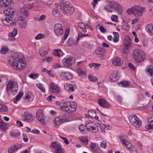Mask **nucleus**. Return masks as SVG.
<instances>
[{
  "label": "nucleus",
  "instance_id": "nucleus-1",
  "mask_svg": "<svg viewBox=\"0 0 153 153\" xmlns=\"http://www.w3.org/2000/svg\"><path fill=\"white\" fill-rule=\"evenodd\" d=\"M24 56L21 54H16L14 56L9 57L7 61L13 68L17 71H21L26 66L24 62Z\"/></svg>",
  "mask_w": 153,
  "mask_h": 153
},
{
  "label": "nucleus",
  "instance_id": "nucleus-2",
  "mask_svg": "<svg viewBox=\"0 0 153 153\" xmlns=\"http://www.w3.org/2000/svg\"><path fill=\"white\" fill-rule=\"evenodd\" d=\"M107 3L111 4H106L104 7V9L108 12L112 13L113 10L116 11L118 14H121L123 11L122 7L118 3L111 1H107Z\"/></svg>",
  "mask_w": 153,
  "mask_h": 153
},
{
  "label": "nucleus",
  "instance_id": "nucleus-3",
  "mask_svg": "<svg viewBox=\"0 0 153 153\" xmlns=\"http://www.w3.org/2000/svg\"><path fill=\"white\" fill-rule=\"evenodd\" d=\"M133 56L135 61L138 63L143 61L146 57L144 53L142 51L139 50H134Z\"/></svg>",
  "mask_w": 153,
  "mask_h": 153
},
{
  "label": "nucleus",
  "instance_id": "nucleus-4",
  "mask_svg": "<svg viewBox=\"0 0 153 153\" xmlns=\"http://www.w3.org/2000/svg\"><path fill=\"white\" fill-rule=\"evenodd\" d=\"M60 7L65 14H66L67 12H70V13H72L74 10V7L72 6L70 3L68 2L61 3L60 5Z\"/></svg>",
  "mask_w": 153,
  "mask_h": 153
},
{
  "label": "nucleus",
  "instance_id": "nucleus-5",
  "mask_svg": "<svg viewBox=\"0 0 153 153\" xmlns=\"http://www.w3.org/2000/svg\"><path fill=\"white\" fill-rule=\"evenodd\" d=\"M85 127L88 131L94 133H97L98 131V127L94 123L91 121H87L86 122Z\"/></svg>",
  "mask_w": 153,
  "mask_h": 153
},
{
  "label": "nucleus",
  "instance_id": "nucleus-6",
  "mask_svg": "<svg viewBox=\"0 0 153 153\" xmlns=\"http://www.w3.org/2000/svg\"><path fill=\"white\" fill-rule=\"evenodd\" d=\"M13 18L11 16L10 17L3 16L1 19L3 24L6 25H10L11 26H15L16 22H14L12 20Z\"/></svg>",
  "mask_w": 153,
  "mask_h": 153
},
{
  "label": "nucleus",
  "instance_id": "nucleus-7",
  "mask_svg": "<svg viewBox=\"0 0 153 153\" xmlns=\"http://www.w3.org/2000/svg\"><path fill=\"white\" fill-rule=\"evenodd\" d=\"M54 32L57 36H61L64 33V30L62 25L60 23L56 24L54 27Z\"/></svg>",
  "mask_w": 153,
  "mask_h": 153
},
{
  "label": "nucleus",
  "instance_id": "nucleus-8",
  "mask_svg": "<svg viewBox=\"0 0 153 153\" xmlns=\"http://www.w3.org/2000/svg\"><path fill=\"white\" fill-rule=\"evenodd\" d=\"M34 117L28 111L25 112L24 114L22 115V118L24 121L30 122L34 119Z\"/></svg>",
  "mask_w": 153,
  "mask_h": 153
},
{
  "label": "nucleus",
  "instance_id": "nucleus-9",
  "mask_svg": "<svg viewBox=\"0 0 153 153\" xmlns=\"http://www.w3.org/2000/svg\"><path fill=\"white\" fill-rule=\"evenodd\" d=\"M62 62L64 65L67 67L74 65L75 63L74 59L72 57L64 58L62 60Z\"/></svg>",
  "mask_w": 153,
  "mask_h": 153
},
{
  "label": "nucleus",
  "instance_id": "nucleus-10",
  "mask_svg": "<svg viewBox=\"0 0 153 153\" xmlns=\"http://www.w3.org/2000/svg\"><path fill=\"white\" fill-rule=\"evenodd\" d=\"M134 15L136 17H139L142 16L143 13L144 8L139 6H134Z\"/></svg>",
  "mask_w": 153,
  "mask_h": 153
},
{
  "label": "nucleus",
  "instance_id": "nucleus-11",
  "mask_svg": "<svg viewBox=\"0 0 153 153\" xmlns=\"http://www.w3.org/2000/svg\"><path fill=\"white\" fill-rule=\"evenodd\" d=\"M61 77L63 79H71L73 77V74L68 71H62L59 74Z\"/></svg>",
  "mask_w": 153,
  "mask_h": 153
},
{
  "label": "nucleus",
  "instance_id": "nucleus-12",
  "mask_svg": "<svg viewBox=\"0 0 153 153\" xmlns=\"http://www.w3.org/2000/svg\"><path fill=\"white\" fill-rule=\"evenodd\" d=\"M119 139L120 142L125 146L126 148H128L131 146V143L129 141L124 139V137L121 135L119 136Z\"/></svg>",
  "mask_w": 153,
  "mask_h": 153
},
{
  "label": "nucleus",
  "instance_id": "nucleus-13",
  "mask_svg": "<svg viewBox=\"0 0 153 153\" xmlns=\"http://www.w3.org/2000/svg\"><path fill=\"white\" fill-rule=\"evenodd\" d=\"M12 4L11 0H0V7H4L9 8L11 4Z\"/></svg>",
  "mask_w": 153,
  "mask_h": 153
},
{
  "label": "nucleus",
  "instance_id": "nucleus-14",
  "mask_svg": "<svg viewBox=\"0 0 153 153\" xmlns=\"http://www.w3.org/2000/svg\"><path fill=\"white\" fill-rule=\"evenodd\" d=\"M49 88L50 92L52 93L58 94L60 92L59 88L53 83H51Z\"/></svg>",
  "mask_w": 153,
  "mask_h": 153
},
{
  "label": "nucleus",
  "instance_id": "nucleus-15",
  "mask_svg": "<svg viewBox=\"0 0 153 153\" xmlns=\"http://www.w3.org/2000/svg\"><path fill=\"white\" fill-rule=\"evenodd\" d=\"M15 9L14 8H8L6 10H4V14L6 16L8 17L11 16L12 17H13L15 14L14 11Z\"/></svg>",
  "mask_w": 153,
  "mask_h": 153
},
{
  "label": "nucleus",
  "instance_id": "nucleus-16",
  "mask_svg": "<svg viewBox=\"0 0 153 153\" xmlns=\"http://www.w3.org/2000/svg\"><path fill=\"white\" fill-rule=\"evenodd\" d=\"M7 81L8 78L6 75L0 76V88H2L6 85Z\"/></svg>",
  "mask_w": 153,
  "mask_h": 153
},
{
  "label": "nucleus",
  "instance_id": "nucleus-17",
  "mask_svg": "<svg viewBox=\"0 0 153 153\" xmlns=\"http://www.w3.org/2000/svg\"><path fill=\"white\" fill-rule=\"evenodd\" d=\"M98 104L104 108H108L111 107L110 105L104 99H101L98 100Z\"/></svg>",
  "mask_w": 153,
  "mask_h": 153
},
{
  "label": "nucleus",
  "instance_id": "nucleus-18",
  "mask_svg": "<svg viewBox=\"0 0 153 153\" xmlns=\"http://www.w3.org/2000/svg\"><path fill=\"white\" fill-rule=\"evenodd\" d=\"M118 71L116 70L114 71L110 76V79L111 82L116 81L119 79L118 76Z\"/></svg>",
  "mask_w": 153,
  "mask_h": 153
},
{
  "label": "nucleus",
  "instance_id": "nucleus-19",
  "mask_svg": "<svg viewBox=\"0 0 153 153\" xmlns=\"http://www.w3.org/2000/svg\"><path fill=\"white\" fill-rule=\"evenodd\" d=\"M18 87L17 83L12 81L9 82L7 85V88L8 90H9V89L11 90L13 88L16 89L18 88Z\"/></svg>",
  "mask_w": 153,
  "mask_h": 153
},
{
  "label": "nucleus",
  "instance_id": "nucleus-20",
  "mask_svg": "<svg viewBox=\"0 0 153 153\" xmlns=\"http://www.w3.org/2000/svg\"><path fill=\"white\" fill-rule=\"evenodd\" d=\"M131 40L128 37L125 39L124 42L123 48L125 49H128L131 45Z\"/></svg>",
  "mask_w": 153,
  "mask_h": 153
},
{
  "label": "nucleus",
  "instance_id": "nucleus-21",
  "mask_svg": "<svg viewBox=\"0 0 153 153\" xmlns=\"http://www.w3.org/2000/svg\"><path fill=\"white\" fill-rule=\"evenodd\" d=\"M70 107V108H69L68 112H74L76 111L77 108V105L76 103L73 101L70 102V105L69 107Z\"/></svg>",
  "mask_w": 153,
  "mask_h": 153
},
{
  "label": "nucleus",
  "instance_id": "nucleus-22",
  "mask_svg": "<svg viewBox=\"0 0 153 153\" xmlns=\"http://www.w3.org/2000/svg\"><path fill=\"white\" fill-rule=\"evenodd\" d=\"M53 123L54 124L55 126L58 127L59 126L63 123V122L60 116H58L56 117L53 120Z\"/></svg>",
  "mask_w": 153,
  "mask_h": 153
},
{
  "label": "nucleus",
  "instance_id": "nucleus-23",
  "mask_svg": "<svg viewBox=\"0 0 153 153\" xmlns=\"http://www.w3.org/2000/svg\"><path fill=\"white\" fill-rule=\"evenodd\" d=\"M123 63V60H121L120 58H116L113 59V64L115 66H121Z\"/></svg>",
  "mask_w": 153,
  "mask_h": 153
},
{
  "label": "nucleus",
  "instance_id": "nucleus-24",
  "mask_svg": "<svg viewBox=\"0 0 153 153\" xmlns=\"http://www.w3.org/2000/svg\"><path fill=\"white\" fill-rule=\"evenodd\" d=\"M70 103V102H65L63 104V105L60 106L61 109L63 111L68 112Z\"/></svg>",
  "mask_w": 153,
  "mask_h": 153
},
{
  "label": "nucleus",
  "instance_id": "nucleus-25",
  "mask_svg": "<svg viewBox=\"0 0 153 153\" xmlns=\"http://www.w3.org/2000/svg\"><path fill=\"white\" fill-rule=\"evenodd\" d=\"M100 127L102 132H104L105 130H111L112 128L111 126L104 123L101 124L100 126Z\"/></svg>",
  "mask_w": 153,
  "mask_h": 153
},
{
  "label": "nucleus",
  "instance_id": "nucleus-26",
  "mask_svg": "<svg viewBox=\"0 0 153 153\" xmlns=\"http://www.w3.org/2000/svg\"><path fill=\"white\" fill-rule=\"evenodd\" d=\"M91 149L95 153H100L101 151L96 147V144L94 143H91L90 144Z\"/></svg>",
  "mask_w": 153,
  "mask_h": 153
},
{
  "label": "nucleus",
  "instance_id": "nucleus-27",
  "mask_svg": "<svg viewBox=\"0 0 153 153\" xmlns=\"http://www.w3.org/2000/svg\"><path fill=\"white\" fill-rule=\"evenodd\" d=\"M60 147H62L61 144L55 142H52L50 145V147L55 150L59 148Z\"/></svg>",
  "mask_w": 153,
  "mask_h": 153
},
{
  "label": "nucleus",
  "instance_id": "nucleus-28",
  "mask_svg": "<svg viewBox=\"0 0 153 153\" xmlns=\"http://www.w3.org/2000/svg\"><path fill=\"white\" fill-rule=\"evenodd\" d=\"M0 128L3 130L4 131L7 129V124L2 120L0 121Z\"/></svg>",
  "mask_w": 153,
  "mask_h": 153
},
{
  "label": "nucleus",
  "instance_id": "nucleus-29",
  "mask_svg": "<svg viewBox=\"0 0 153 153\" xmlns=\"http://www.w3.org/2000/svg\"><path fill=\"white\" fill-rule=\"evenodd\" d=\"M146 30L147 31L153 35V24H149L146 26Z\"/></svg>",
  "mask_w": 153,
  "mask_h": 153
},
{
  "label": "nucleus",
  "instance_id": "nucleus-30",
  "mask_svg": "<svg viewBox=\"0 0 153 153\" xmlns=\"http://www.w3.org/2000/svg\"><path fill=\"white\" fill-rule=\"evenodd\" d=\"M77 73L79 76L83 78H85L86 77V75L85 73L82 71V68L80 67H79L77 69Z\"/></svg>",
  "mask_w": 153,
  "mask_h": 153
},
{
  "label": "nucleus",
  "instance_id": "nucleus-31",
  "mask_svg": "<svg viewBox=\"0 0 153 153\" xmlns=\"http://www.w3.org/2000/svg\"><path fill=\"white\" fill-rule=\"evenodd\" d=\"M138 118L136 116L134 115H131L129 117L128 119L129 122L132 124L134 121L138 120Z\"/></svg>",
  "mask_w": 153,
  "mask_h": 153
},
{
  "label": "nucleus",
  "instance_id": "nucleus-32",
  "mask_svg": "<svg viewBox=\"0 0 153 153\" xmlns=\"http://www.w3.org/2000/svg\"><path fill=\"white\" fill-rule=\"evenodd\" d=\"M121 26L123 27V29L125 30H126L128 31L129 29V25H128L127 22L125 21H123Z\"/></svg>",
  "mask_w": 153,
  "mask_h": 153
},
{
  "label": "nucleus",
  "instance_id": "nucleus-33",
  "mask_svg": "<svg viewBox=\"0 0 153 153\" xmlns=\"http://www.w3.org/2000/svg\"><path fill=\"white\" fill-rule=\"evenodd\" d=\"M78 26L82 30V31L84 33H86L87 32V28L86 27V25L80 22L78 23Z\"/></svg>",
  "mask_w": 153,
  "mask_h": 153
},
{
  "label": "nucleus",
  "instance_id": "nucleus-34",
  "mask_svg": "<svg viewBox=\"0 0 153 153\" xmlns=\"http://www.w3.org/2000/svg\"><path fill=\"white\" fill-rule=\"evenodd\" d=\"M48 50L45 48H40L39 51V53L40 55L44 56L47 54Z\"/></svg>",
  "mask_w": 153,
  "mask_h": 153
},
{
  "label": "nucleus",
  "instance_id": "nucleus-35",
  "mask_svg": "<svg viewBox=\"0 0 153 153\" xmlns=\"http://www.w3.org/2000/svg\"><path fill=\"white\" fill-rule=\"evenodd\" d=\"M23 93L22 92H20L16 96V99H14V103L15 104L17 103L16 101H19L21 99L22 97L23 96Z\"/></svg>",
  "mask_w": 153,
  "mask_h": 153
},
{
  "label": "nucleus",
  "instance_id": "nucleus-36",
  "mask_svg": "<svg viewBox=\"0 0 153 153\" xmlns=\"http://www.w3.org/2000/svg\"><path fill=\"white\" fill-rule=\"evenodd\" d=\"M10 136L12 137H19L20 135V134L18 131H12L10 133Z\"/></svg>",
  "mask_w": 153,
  "mask_h": 153
},
{
  "label": "nucleus",
  "instance_id": "nucleus-37",
  "mask_svg": "<svg viewBox=\"0 0 153 153\" xmlns=\"http://www.w3.org/2000/svg\"><path fill=\"white\" fill-rule=\"evenodd\" d=\"M132 125L135 127H139L142 125V122L138 118V120L134 121Z\"/></svg>",
  "mask_w": 153,
  "mask_h": 153
},
{
  "label": "nucleus",
  "instance_id": "nucleus-38",
  "mask_svg": "<svg viewBox=\"0 0 153 153\" xmlns=\"http://www.w3.org/2000/svg\"><path fill=\"white\" fill-rule=\"evenodd\" d=\"M37 119L43 124H45L46 123L47 120H46V117L44 115L39 117V119L37 118Z\"/></svg>",
  "mask_w": 153,
  "mask_h": 153
},
{
  "label": "nucleus",
  "instance_id": "nucleus-39",
  "mask_svg": "<svg viewBox=\"0 0 153 153\" xmlns=\"http://www.w3.org/2000/svg\"><path fill=\"white\" fill-rule=\"evenodd\" d=\"M88 113L89 117H91L94 118L96 117V111L93 110H88Z\"/></svg>",
  "mask_w": 153,
  "mask_h": 153
},
{
  "label": "nucleus",
  "instance_id": "nucleus-40",
  "mask_svg": "<svg viewBox=\"0 0 153 153\" xmlns=\"http://www.w3.org/2000/svg\"><path fill=\"white\" fill-rule=\"evenodd\" d=\"M61 117L62 120L63 122H67L69 121L68 118L67 117L68 115L67 114H63L62 115L59 116Z\"/></svg>",
  "mask_w": 153,
  "mask_h": 153
},
{
  "label": "nucleus",
  "instance_id": "nucleus-41",
  "mask_svg": "<svg viewBox=\"0 0 153 153\" xmlns=\"http://www.w3.org/2000/svg\"><path fill=\"white\" fill-rule=\"evenodd\" d=\"M150 119H148V120H149ZM148 123L149 122L150 123L147 125L146 126V128L147 129H153V120H152L150 121L149 120Z\"/></svg>",
  "mask_w": 153,
  "mask_h": 153
},
{
  "label": "nucleus",
  "instance_id": "nucleus-42",
  "mask_svg": "<svg viewBox=\"0 0 153 153\" xmlns=\"http://www.w3.org/2000/svg\"><path fill=\"white\" fill-rule=\"evenodd\" d=\"M62 52V51L60 49H57L54 50L53 51V55L59 57L60 56V53Z\"/></svg>",
  "mask_w": 153,
  "mask_h": 153
},
{
  "label": "nucleus",
  "instance_id": "nucleus-43",
  "mask_svg": "<svg viewBox=\"0 0 153 153\" xmlns=\"http://www.w3.org/2000/svg\"><path fill=\"white\" fill-rule=\"evenodd\" d=\"M7 106L0 103V111L6 112H7Z\"/></svg>",
  "mask_w": 153,
  "mask_h": 153
},
{
  "label": "nucleus",
  "instance_id": "nucleus-44",
  "mask_svg": "<svg viewBox=\"0 0 153 153\" xmlns=\"http://www.w3.org/2000/svg\"><path fill=\"white\" fill-rule=\"evenodd\" d=\"M119 84L121 85L123 87H126L128 86L130 84V82L127 81H122L120 82Z\"/></svg>",
  "mask_w": 153,
  "mask_h": 153
},
{
  "label": "nucleus",
  "instance_id": "nucleus-45",
  "mask_svg": "<svg viewBox=\"0 0 153 153\" xmlns=\"http://www.w3.org/2000/svg\"><path fill=\"white\" fill-rule=\"evenodd\" d=\"M44 115L42 113V110L41 109H39L38 110L36 114V118L37 119H39V117H42Z\"/></svg>",
  "mask_w": 153,
  "mask_h": 153
},
{
  "label": "nucleus",
  "instance_id": "nucleus-46",
  "mask_svg": "<svg viewBox=\"0 0 153 153\" xmlns=\"http://www.w3.org/2000/svg\"><path fill=\"white\" fill-rule=\"evenodd\" d=\"M21 11L22 14L25 17L29 15V13H28L27 10H26L24 7L21 9Z\"/></svg>",
  "mask_w": 153,
  "mask_h": 153
},
{
  "label": "nucleus",
  "instance_id": "nucleus-47",
  "mask_svg": "<svg viewBox=\"0 0 153 153\" xmlns=\"http://www.w3.org/2000/svg\"><path fill=\"white\" fill-rule=\"evenodd\" d=\"M126 149L129 150L131 153H137V151L136 149L134 148L133 145L131 144V146L128 148Z\"/></svg>",
  "mask_w": 153,
  "mask_h": 153
},
{
  "label": "nucleus",
  "instance_id": "nucleus-48",
  "mask_svg": "<svg viewBox=\"0 0 153 153\" xmlns=\"http://www.w3.org/2000/svg\"><path fill=\"white\" fill-rule=\"evenodd\" d=\"M89 66L91 68L92 67H94L96 69L98 68L100 66V64L96 63H92L89 64Z\"/></svg>",
  "mask_w": 153,
  "mask_h": 153
},
{
  "label": "nucleus",
  "instance_id": "nucleus-49",
  "mask_svg": "<svg viewBox=\"0 0 153 153\" xmlns=\"http://www.w3.org/2000/svg\"><path fill=\"white\" fill-rule=\"evenodd\" d=\"M45 37V36L44 34L40 33L38 34L35 37V39L36 40H39L42 38H44Z\"/></svg>",
  "mask_w": 153,
  "mask_h": 153
},
{
  "label": "nucleus",
  "instance_id": "nucleus-50",
  "mask_svg": "<svg viewBox=\"0 0 153 153\" xmlns=\"http://www.w3.org/2000/svg\"><path fill=\"white\" fill-rule=\"evenodd\" d=\"M88 77L89 80L93 82H96L97 80V78L91 75H88Z\"/></svg>",
  "mask_w": 153,
  "mask_h": 153
},
{
  "label": "nucleus",
  "instance_id": "nucleus-51",
  "mask_svg": "<svg viewBox=\"0 0 153 153\" xmlns=\"http://www.w3.org/2000/svg\"><path fill=\"white\" fill-rule=\"evenodd\" d=\"M74 43V40L73 38H70L69 39L67 42V45L68 46L73 45Z\"/></svg>",
  "mask_w": 153,
  "mask_h": 153
},
{
  "label": "nucleus",
  "instance_id": "nucleus-52",
  "mask_svg": "<svg viewBox=\"0 0 153 153\" xmlns=\"http://www.w3.org/2000/svg\"><path fill=\"white\" fill-rule=\"evenodd\" d=\"M19 25L21 27L25 28L27 27V23L26 21L24 22H19Z\"/></svg>",
  "mask_w": 153,
  "mask_h": 153
},
{
  "label": "nucleus",
  "instance_id": "nucleus-53",
  "mask_svg": "<svg viewBox=\"0 0 153 153\" xmlns=\"http://www.w3.org/2000/svg\"><path fill=\"white\" fill-rule=\"evenodd\" d=\"M36 86L41 91L43 92H45V89L43 87L41 83H39L36 85Z\"/></svg>",
  "mask_w": 153,
  "mask_h": 153
},
{
  "label": "nucleus",
  "instance_id": "nucleus-54",
  "mask_svg": "<svg viewBox=\"0 0 153 153\" xmlns=\"http://www.w3.org/2000/svg\"><path fill=\"white\" fill-rule=\"evenodd\" d=\"M65 152L64 149L60 147L59 148L54 150V152L55 153H64Z\"/></svg>",
  "mask_w": 153,
  "mask_h": 153
},
{
  "label": "nucleus",
  "instance_id": "nucleus-55",
  "mask_svg": "<svg viewBox=\"0 0 153 153\" xmlns=\"http://www.w3.org/2000/svg\"><path fill=\"white\" fill-rule=\"evenodd\" d=\"M60 7V6L58 5L56 7H55L52 10V14L53 15H55L56 14L59 13L58 8Z\"/></svg>",
  "mask_w": 153,
  "mask_h": 153
},
{
  "label": "nucleus",
  "instance_id": "nucleus-56",
  "mask_svg": "<svg viewBox=\"0 0 153 153\" xmlns=\"http://www.w3.org/2000/svg\"><path fill=\"white\" fill-rule=\"evenodd\" d=\"M104 52L105 51L101 49H99L95 51L96 53L98 55H102Z\"/></svg>",
  "mask_w": 153,
  "mask_h": 153
},
{
  "label": "nucleus",
  "instance_id": "nucleus-57",
  "mask_svg": "<svg viewBox=\"0 0 153 153\" xmlns=\"http://www.w3.org/2000/svg\"><path fill=\"white\" fill-rule=\"evenodd\" d=\"M79 129L82 133H85V126L83 125H80L79 126Z\"/></svg>",
  "mask_w": 153,
  "mask_h": 153
},
{
  "label": "nucleus",
  "instance_id": "nucleus-58",
  "mask_svg": "<svg viewBox=\"0 0 153 153\" xmlns=\"http://www.w3.org/2000/svg\"><path fill=\"white\" fill-rule=\"evenodd\" d=\"M25 100H27L29 101L32 100L33 98L32 97L31 95L29 94H27L25 96Z\"/></svg>",
  "mask_w": 153,
  "mask_h": 153
},
{
  "label": "nucleus",
  "instance_id": "nucleus-59",
  "mask_svg": "<svg viewBox=\"0 0 153 153\" xmlns=\"http://www.w3.org/2000/svg\"><path fill=\"white\" fill-rule=\"evenodd\" d=\"M7 48L6 46H4L2 48L1 50V52L2 54H5L7 51Z\"/></svg>",
  "mask_w": 153,
  "mask_h": 153
},
{
  "label": "nucleus",
  "instance_id": "nucleus-60",
  "mask_svg": "<svg viewBox=\"0 0 153 153\" xmlns=\"http://www.w3.org/2000/svg\"><path fill=\"white\" fill-rule=\"evenodd\" d=\"M111 20L113 21L117 22L118 21V17L116 15H113L111 16Z\"/></svg>",
  "mask_w": 153,
  "mask_h": 153
},
{
  "label": "nucleus",
  "instance_id": "nucleus-61",
  "mask_svg": "<svg viewBox=\"0 0 153 153\" xmlns=\"http://www.w3.org/2000/svg\"><path fill=\"white\" fill-rule=\"evenodd\" d=\"M39 76V74H36L33 73L29 74V76L31 78L35 79L36 78Z\"/></svg>",
  "mask_w": 153,
  "mask_h": 153
},
{
  "label": "nucleus",
  "instance_id": "nucleus-62",
  "mask_svg": "<svg viewBox=\"0 0 153 153\" xmlns=\"http://www.w3.org/2000/svg\"><path fill=\"white\" fill-rule=\"evenodd\" d=\"M147 71L149 72L151 76H153V68L152 67L148 68L147 69Z\"/></svg>",
  "mask_w": 153,
  "mask_h": 153
},
{
  "label": "nucleus",
  "instance_id": "nucleus-63",
  "mask_svg": "<svg viewBox=\"0 0 153 153\" xmlns=\"http://www.w3.org/2000/svg\"><path fill=\"white\" fill-rule=\"evenodd\" d=\"M134 6L131 8L129 9L127 11V13L128 14H131L133 13L134 14Z\"/></svg>",
  "mask_w": 153,
  "mask_h": 153
},
{
  "label": "nucleus",
  "instance_id": "nucleus-64",
  "mask_svg": "<svg viewBox=\"0 0 153 153\" xmlns=\"http://www.w3.org/2000/svg\"><path fill=\"white\" fill-rule=\"evenodd\" d=\"M13 146L15 151L20 149L22 146V145L20 144H18L15 145Z\"/></svg>",
  "mask_w": 153,
  "mask_h": 153
}]
</instances>
